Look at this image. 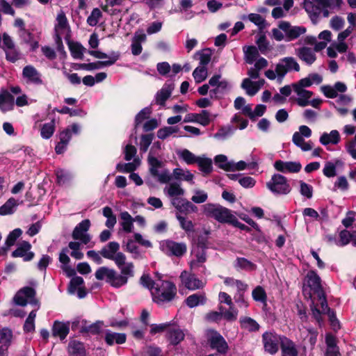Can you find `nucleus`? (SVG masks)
<instances>
[{
  "mask_svg": "<svg viewBox=\"0 0 356 356\" xmlns=\"http://www.w3.org/2000/svg\"><path fill=\"white\" fill-rule=\"evenodd\" d=\"M118 268L120 273L113 268L100 267L95 272V278L104 281L113 288H120L127 284L129 278L134 276V265L132 262H125V264Z\"/></svg>",
  "mask_w": 356,
  "mask_h": 356,
  "instance_id": "1",
  "label": "nucleus"
},
{
  "mask_svg": "<svg viewBox=\"0 0 356 356\" xmlns=\"http://www.w3.org/2000/svg\"><path fill=\"white\" fill-rule=\"evenodd\" d=\"M155 284V287L152 289V299L154 302L163 305L171 302L175 298L177 289L173 282L162 280L159 276V280Z\"/></svg>",
  "mask_w": 356,
  "mask_h": 356,
  "instance_id": "2",
  "label": "nucleus"
},
{
  "mask_svg": "<svg viewBox=\"0 0 356 356\" xmlns=\"http://www.w3.org/2000/svg\"><path fill=\"white\" fill-rule=\"evenodd\" d=\"M332 0H304L302 5L312 21H316L323 14L329 16L328 8L332 6Z\"/></svg>",
  "mask_w": 356,
  "mask_h": 356,
  "instance_id": "3",
  "label": "nucleus"
},
{
  "mask_svg": "<svg viewBox=\"0 0 356 356\" xmlns=\"http://www.w3.org/2000/svg\"><path fill=\"white\" fill-rule=\"evenodd\" d=\"M204 213L219 222L230 224L235 216L229 209L220 204H207L204 205Z\"/></svg>",
  "mask_w": 356,
  "mask_h": 356,
  "instance_id": "4",
  "label": "nucleus"
},
{
  "mask_svg": "<svg viewBox=\"0 0 356 356\" xmlns=\"http://www.w3.org/2000/svg\"><path fill=\"white\" fill-rule=\"evenodd\" d=\"M119 250L120 244L118 242L111 241L104 246L99 253L104 258L113 261L117 267H120L125 264L127 257L123 252H119Z\"/></svg>",
  "mask_w": 356,
  "mask_h": 356,
  "instance_id": "5",
  "label": "nucleus"
},
{
  "mask_svg": "<svg viewBox=\"0 0 356 356\" xmlns=\"http://www.w3.org/2000/svg\"><path fill=\"white\" fill-rule=\"evenodd\" d=\"M300 66L297 60L292 56L280 58L276 64V71L279 75V82H282L288 73L298 72Z\"/></svg>",
  "mask_w": 356,
  "mask_h": 356,
  "instance_id": "6",
  "label": "nucleus"
},
{
  "mask_svg": "<svg viewBox=\"0 0 356 356\" xmlns=\"http://www.w3.org/2000/svg\"><path fill=\"white\" fill-rule=\"evenodd\" d=\"M266 187L274 194L286 195L291 188L287 179L282 175L275 174L266 183Z\"/></svg>",
  "mask_w": 356,
  "mask_h": 356,
  "instance_id": "7",
  "label": "nucleus"
},
{
  "mask_svg": "<svg viewBox=\"0 0 356 356\" xmlns=\"http://www.w3.org/2000/svg\"><path fill=\"white\" fill-rule=\"evenodd\" d=\"M160 249L169 257H181L186 252L187 246L185 243L167 239L160 242Z\"/></svg>",
  "mask_w": 356,
  "mask_h": 356,
  "instance_id": "8",
  "label": "nucleus"
},
{
  "mask_svg": "<svg viewBox=\"0 0 356 356\" xmlns=\"http://www.w3.org/2000/svg\"><path fill=\"white\" fill-rule=\"evenodd\" d=\"M81 131V127L78 124H72L59 134L60 141L55 147L56 154H61L65 151L70 141L72 134L78 135Z\"/></svg>",
  "mask_w": 356,
  "mask_h": 356,
  "instance_id": "9",
  "label": "nucleus"
},
{
  "mask_svg": "<svg viewBox=\"0 0 356 356\" xmlns=\"http://www.w3.org/2000/svg\"><path fill=\"white\" fill-rule=\"evenodd\" d=\"M207 341L213 350L219 354H226L229 346L224 337L215 330H208L206 333Z\"/></svg>",
  "mask_w": 356,
  "mask_h": 356,
  "instance_id": "10",
  "label": "nucleus"
},
{
  "mask_svg": "<svg viewBox=\"0 0 356 356\" xmlns=\"http://www.w3.org/2000/svg\"><path fill=\"white\" fill-rule=\"evenodd\" d=\"M148 163L151 175L156 177L161 183H168L170 181V172L163 169V163L159 161L157 157H148Z\"/></svg>",
  "mask_w": 356,
  "mask_h": 356,
  "instance_id": "11",
  "label": "nucleus"
},
{
  "mask_svg": "<svg viewBox=\"0 0 356 356\" xmlns=\"http://www.w3.org/2000/svg\"><path fill=\"white\" fill-rule=\"evenodd\" d=\"M55 40L56 43L62 42V38H68L70 28L65 13L60 10L56 17L55 24Z\"/></svg>",
  "mask_w": 356,
  "mask_h": 356,
  "instance_id": "12",
  "label": "nucleus"
},
{
  "mask_svg": "<svg viewBox=\"0 0 356 356\" xmlns=\"http://www.w3.org/2000/svg\"><path fill=\"white\" fill-rule=\"evenodd\" d=\"M2 39V49L6 54V60L11 63H15L19 60L22 57V54L18 48L15 46L10 36L8 34L4 33L3 34Z\"/></svg>",
  "mask_w": 356,
  "mask_h": 356,
  "instance_id": "13",
  "label": "nucleus"
},
{
  "mask_svg": "<svg viewBox=\"0 0 356 356\" xmlns=\"http://www.w3.org/2000/svg\"><path fill=\"white\" fill-rule=\"evenodd\" d=\"M278 27L285 33V40H293L306 32V28L302 26H291L289 22L281 21Z\"/></svg>",
  "mask_w": 356,
  "mask_h": 356,
  "instance_id": "14",
  "label": "nucleus"
},
{
  "mask_svg": "<svg viewBox=\"0 0 356 356\" xmlns=\"http://www.w3.org/2000/svg\"><path fill=\"white\" fill-rule=\"evenodd\" d=\"M282 336L274 332H266L262 335L264 350L268 353L275 354L279 350V343H281Z\"/></svg>",
  "mask_w": 356,
  "mask_h": 356,
  "instance_id": "15",
  "label": "nucleus"
},
{
  "mask_svg": "<svg viewBox=\"0 0 356 356\" xmlns=\"http://www.w3.org/2000/svg\"><path fill=\"white\" fill-rule=\"evenodd\" d=\"M187 164H197L203 176H207L213 171V161L209 157H182Z\"/></svg>",
  "mask_w": 356,
  "mask_h": 356,
  "instance_id": "16",
  "label": "nucleus"
},
{
  "mask_svg": "<svg viewBox=\"0 0 356 356\" xmlns=\"http://www.w3.org/2000/svg\"><path fill=\"white\" fill-rule=\"evenodd\" d=\"M90 227V221L85 219L79 222L74 229L72 236L74 240H79L83 244H88L90 240V236L87 233Z\"/></svg>",
  "mask_w": 356,
  "mask_h": 356,
  "instance_id": "17",
  "label": "nucleus"
},
{
  "mask_svg": "<svg viewBox=\"0 0 356 356\" xmlns=\"http://www.w3.org/2000/svg\"><path fill=\"white\" fill-rule=\"evenodd\" d=\"M219 312H210L207 314L206 319L209 321L217 322L223 317L228 321H234L237 318L238 311L227 310L224 307L219 306Z\"/></svg>",
  "mask_w": 356,
  "mask_h": 356,
  "instance_id": "18",
  "label": "nucleus"
},
{
  "mask_svg": "<svg viewBox=\"0 0 356 356\" xmlns=\"http://www.w3.org/2000/svg\"><path fill=\"white\" fill-rule=\"evenodd\" d=\"M179 278L182 284L188 290H197L202 289L204 283L193 273H191L186 270L181 272Z\"/></svg>",
  "mask_w": 356,
  "mask_h": 356,
  "instance_id": "19",
  "label": "nucleus"
},
{
  "mask_svg": "<svg viewBox=\"0 0 356 356\" xmlns=\"http://www.w3.org/2000/svg\"><path fill=\"white\" fill-rule=\"evenodd\" d=\"M35 296V291L34 289L29 286L22 288L15 295L14 300L18 305L25 306L27 305L28 299H31L30 303L37 305L38 301L34 298Z\"/></svg>",
  "mask_w": 356,
  "mask_h": 356,
  "instance_id": "20",
  "label": "nucleus"
},
{
  "mask_svg": "<svg viewBox=\"0 0 356 356\" xmlns=\"http://www.w3.org/2000/svg\"><path fill=\"white\" fill-rule=\"evenodd\" d=\"M120 58V54L116 51H112L110 53L108 60L97 61L95 63H83L80 64V68L91 71L96 69H100L104 66H111L113 65Z\"/></svg>",
  "mask_w": 356,
  "mask_h": 356,
  "instance_id": "21",
  "label": "nucleus"
},
{
  "mask_svg": "<svg viewBox=\"0 0 356 356\" xmlns=\"http://www.w3.org/2000/svg\"><path fill=\"white\" fill-rule=\"evenodd\" d=\"M22 76L27 83L37 86L43 83L41 74L33 65H29L23 68Z\"/></svg>",
  "mask_w": 356,
  "mask_h": 356,
  "instance_id": "22",
  "label": "nucleus"
},
{
  "mask_svg": "<svg viewBox=\"0 0 356 356\" xmlns=\"http://www.w3.org/2000/svg\"><path fill=\"white\" fill-rule=\"evenodd\" d=\"M31 245L28 241L20 243L15 250L12 252L13 257H22L24 261L32 260L35 256L34 252L31 251Z\"/></svg>",
  "mask_w": 356,
  "mask_h": 356,
  "instance_id": "23",
  "label": "nucleus"
},
{
  "mask_svg": "<svg viewBox=\"0 0 356 356\" xmlns=\"http://www.w3.org/2000/svg\"><path fill=\"white\" fill-rule=\"evenodd\" d=\"M174 88L175 84L173 81H168L165 82L162 88L156 92L155 95V103L161 106H164L166 100L170 97Z\"/></svg>",
  "mask_w": 356,
  "mask_h": 356,
  "instance_id": "24",
  "label": "nucleus"
},
{
  "mask_svg": "<svg viewBox=\"0 0 356 356\" xmlns=\"http://www.w3.org/2000/svg\"><path fill=\"white\" fill-rule=\"evenodd\" d=\"M307 285L315 295L322 296L323 292L321 284V278L314 270H310L306 275Z\"/></svg>",
  "mask_w": 356,
  "mask_h": 356,
  "instance_id": "25",
  "label": "nucleus"
},
{
  "mask_svg": "<svg viewBox=\"0 0 356 356\" xmlns=\"http://www.w3.org/2000/svg\"><path fill=\"white\" fill-rule=\"evenodd\" d=\"M296 55L308 65H312L316 60V51L314 49L302 47L295 49Z\"/></svg>",
  "mask_w": 356,
  "mask_h": 356,
  "instance_id": "26",
  "label": "nucleus"
},
{
  "mask_svg": "<svg viewBox=\"0 0 356 356\" xmlns=\"http://www.w3.org/2000/svg\"><path fill=\"white\" fill-rule=\"evenodd\" d=\"M172 204L181 213H190L197 211V207L193 203L181 197L172 198Z\"/></svg>",
  "mask_w": 356,
  "mask_h": 356,
  "instance_id": "27",
  "label": "nucleus"
},
{
  "mask_svg": "<svg viewBox=\"0 0 356 356\" xmlns=\"http://www.w3.org/2000/svg\"><path fill=\"white\" fill-rule=\"evenodd\" d=\"M275 168L283 173H294L298 172L301 169V164L298 162L287 161L284 162L278 160L274 163Z\"/></svg>",
  "mask_w": 356,
  "mask_h": 356,
  "instance_id": "28",
  "label": "nucleus"
},
{
  "mask_svg": "<svg viewBox=\"0 0 356 356\" xmlns=\"http://www.w3.org/2000/svg\"><path fill=\"white\" fill-rule=\"evenodd\" d=\"M347 87L344 83L338 81L333 86H323L321 90L324 95L328 98H335L338 96V92H345Z\"/></svg>",
  "mask_w": 356,
  "mask_h": 356,
  "instance_id": "29",
  "label": "nucleus"
},
{
  "mask_svg": "<svg viewBox=\"0 0 356 356\" xmlns=\"http://www.w3.org/2000/svg\"><path fill=\"white\" fill-rule=\"evenodd\" d=\"M280 348L282 356H298V350L296 343L291 339L282 336Z\"/></svg>",
  "mask_w": 356,
  "mask_h": 356,
  "instance_id": "30",
  "label": "nucleus"
},
{
  "mask_svg": "<svg viewBox=\"0 0 356 356\" xmlns=\"http://www.w3.org/2000/svg\"><path fill=\"white\" fill-rule=\"evenodd\" d=\"M14 97L6 90L0 92V110L5 113L13 108Z\"/></svg>",
  "mask_w": 356,
  "mask_h": 356,
  "instance_id": "31",
  "label": "nucleus"
},
{
  "mask_svg": "<svg viewBox=\"0 0 356 356\" xmlns=\"http://www.w3.org/2000/svg\"><path fill=\"white\" fill-rule=\"evenodd\" d=\"M293 90L298 96L296 101L298 106L305 107L309 104V99L313 95V92L312 91L306 89H302L298 87H293Z\"/></svg>",
  "mask_w": 356,
  "mask_h": 356,
  "instance_id": "32",
  "label": "nucleus"
},
{
  "mask_svg": "<svg viewBox=\"0 0 356 356\" xmlns=\"http://www.w3.org/2000/svg\"><path fill=\"white\" fill-rule=\"evenodd\" d=\"M266 110V106L264 104H258L252 111L251 104H247L243 109V114L248 116L252 121H254L257 118L262 116Z\"/></svg>",
  "mask_w": 356,
  "mask_h": 356,
  "instance_id": "33",
  "label": "nucleus"
},
{
  "mask_svg": "<svg viewBox=\"0 0 356 356\" xmlns=\"http://www.w3.org/2000/svg\"><path fill=\"white\" fill-rule=\"evenodd\" d=\"M166 337L171 345L176 346L184 339L185 334L179 327H171L168 330Z\"/></svg>",
  "mask_w": 356,
  "mask_h": 356,
  "instance_id": "34",
  "label": "nucleus"
},
{
  "mask_svg": "<svg viewBox=\"0 0 356 356\" xmlns=\"http://www.w3.org/2000/svg\"><path fill=\"white\" fill-rule=\"evenodd\" d=\"M207 261V252L204 248H197L193 253V258L190 262L191 269H195L202 266Z\"/></svg>",
  "mask_w": 356,
  "mask_h": 356,
  "instance_id": "35",
  "label": "nucleus"
},
{
  "mask_svg": "<svg viewBox=\"0 0 356 356\" xmlns=\"http://www.w3.org/2000/svg\"><path fill=\"white\" fill-rule=\"evenodd\" d=\"M319 141L324 146L337 145L340 141V134L337 130H332L330 133L323 132Z\"/></svg>",
  "mask_w": 356,
  "mask_h": 356,
  "instance_id": "36",
  "label": "nucleus"
},
{
  "mask_svg": "<svg viewBox=\"0 0 356 356\" xmlns=\"http://www.w3.org/2000/svg\"><path fill=\"white\" fill-rule=\"evenodd\" d=\"M67 353L70 356H86L84 344L76 340H72L67 346Z\"/></svg>",
  "mask_w": 356,
  "mask_h": 356,
  "instance_id": "37",
  "label": "nucleus"
},
{
  "mask_svg": "<svg viewBox=\"0 0 356 356\" xmlns=\"http://www.w3.org/2000/svg\"><path fill=\"white\" fill-rule=\"evenodd\" d=\"M70 332V323L55 321L52 327V334L58 337L61 340L65 339Z\"/></svg>",
  "mask_w": 356,
  "mask_h": 356,
  "instance_id": "38",
  "label": "nucleus"
},
{
  "mask_svg": "<svg viewBox=\"0 0 356 356\" xmlns=\"http://www.w3.org/2000/svg\"><path fill=\"white\" fill-rule=\"evenodd\" d=\"M343 163L337 159L334 161H327L325 163L323 170V175L327 177H334L337 175V170L342 168Z\"/></svg>",
  "mask_w": 356,
  "mask_h": 356,
  "instance_id": "39",
  "label": "nucleus"
},
{
  "mask_svg": "<svg viewBox=\"0 0 356 356\" xmlns=\"http://www.w3.org/2000/svg\"><path fill=\"white\" fill-rule=\"evenodd\" d=\"M105 341L109 345L112 346L115 343L117 344H122L125 343L127 336L124 333H116L107 330L105 333Z\"/></svg>",
  "mask_w": 356,
  "mask_h": 356,
  "instance_id": "40",
  "label": "nucleus"
},
{
  "mask_svg": "<svg viewBox=\"0 0 356 356\" xmlns=\"http://www.w3.org/2000/svg\"><path fill=\"white\" fill-rule=\"evenodd\" d=\"M256 44L258 47L257 49L264 55H267V54L273 49L264 32H259L257 35Z\"/></svg>",
  "mask_w": 356,
  "mask_h": 356,
  "instance_id": "41",
  "label": "nucleus"
},
{
  "mask_svg": "<svg viewBox=\"0 0 356 356\" xmlns=\"http://www.w3.org/2000/svg\"><path fill=\"white\" fill-rule=\"evenodd\" d=\"M325 343L327 345L325 356H339V349L337 346V340L334 336L331 334H327L325 336Z\"/></svg>",
  "mask_w": 356,
  "mask_h": 356,
  "instance_id": "42",
  "label": "nucleus"
},
{
  "mask_svg": "<svg viewBox=\"0 0 356 356\" xmlns=\"http://www.w3.org/2000/svg\"><path fill=\"white\" fill-rule=\"evenodd\" d=\"M242 19L243 20L248 19L250 22L256 25L258 27L259 32H263L268 26L265 18L257 13H250L248 16H243Z\"/></svg>",
  "mask_w": 356,
  "mask_h": 356,
  "instance_id": "43",
  "label": "nucleus"
},
{
  "mask_svg": "<svg viewBox=\"0 0 356 356\" xmlns=\"http://www.w3.org/2000/svg\"><path fill=\"white\" fill-rule=\"evenodd\" d=\"M207 298L204 293H195L189 296L185 300L186 305L190 308H193L200 305H204Z\"/></svg>",
  "mask_w": 356,
  "mask_h": 356,
  "instance_id": "44",
  "label": "nucleus"
},
{
  "mask_svg": "<svg viewBox=\"0 0 356 356\" xmlns=\"http://www.w3.org/2000/svg\"><path fill=\"white\" fill-rule=\"evenodd\" d=\"M122 230L126 233H131L134 229V218L127 211H123L120 213Z\"/></svg>",
  "mask_w": 356,
  "mask_h": 356,
  "instance_id": "45",
  "label": "nucleus"
},
{
  "mask_svg": "<svg viewBox=\"0 0 356 356\" xmlns=\"http://www.w3.org/2000/svg\"><path fill=\"white\" fill-rule=\"evenodd\" d=\"M244 59L248 64H252L259 58V50L254 46L243 47Z\"/></svg>",
  "mask_w": 356,
  "mask_h": 356,
  "instance_id": "46",
  "label": "nucleus"
},
{
  "mask_svg": "<svg viewBox=\"0 0 356 356\" xmlns=\"http://www.w3.org/2000/svg\"><path fill=\"white\" fill-rule=\"evenodd\" d=\"M241 327L249 332H256L259 330V325L253 318L248 316L240 318Z\"/></svg>",
  "mask_w": 356,
  "mask_h": 356,
  "instance_id": "47",
  "label": "nucleus"
},
{
  "mask_svg": "<svg viewBox=\"0 0 356 356\" xmlns=\"http://www.w3.org/2000/svg\"><path fill=\"white\" fill-rule=\"evenodd\" d=\"M292 140L293 143L302 151L306 152L312 149V143L310 141L306 142L304 139V136L300 135L297 132L293 134Z\"/></svg>",
  "mask_w": 356,
  "mask_h": 356,
  "instance_id": "48",
  "label": "nucleus"
},
{
  "mask_svg": "<svg viewBox=\"0 0 356 356\" xmlns=\"http://www.w3.org/2000/svg\"><path fill=\"white\" fill-rule=\"evenodd\" d=\"M216 114H212L207 110H202L200 113H197V123L206 127L216 118Z\"/></svg>",
  "mask_w": 356,
  "mask_h": 356,
  "instance_id": "49",
  "label": "nucleus"
},
{
  "mask_svg": "<svg viewBox=\"0 0 356 356\" xmlns=\"http://www.w3.org/2000/svg\"><path fill=\"white\" fill-rule=\"evenodd\" d=\"M102 214L105 218H106L105 225L109 229L113 228L117 222V219L112 209L109 207H104L102 209Z\"/></svg>",
  "mask_w": 356,
  "mask_h": 356,
  "instance_id": "50",
  "label": "nucleus"
},
{
  "mask_svg": "<svg viewBox=\"0 0 356 356\" xmlns=\"http://www.w3.org/2000/svg\"><path fill=\"white\" fill-rule=\"evenodd\" d=\"M56 129V123L55 120H52L51 122L44 123L42 124L41 129H40V135L41 137L44 139H49L50 138Z\"/></svg>",
  "mask_w": 356,
  "mask_h": 356,
  "instance_id": "51",
  "label": "nucleus"
},
{
  "mask_svg": "<svg viewBox=\"0 0 356 356\" xmlns=\"http://www.w3.org/2000/svg\"><path fill=\"white\" fill-rule=\"evenodd\" d=\"M234 130L232 126L222 127L213 134V138L218 140H225L234 134Z\"/></svg>",
  "mask_w": 356,
  "mask_h": 356,
  "instance_id": "52",
  "label": "nucleus"
},
{
  "mask_svg": "<svg viewBox=\"0 0 356 356\" xmlns=\"http://www.w3.org/2000/svg\"><path fill=\"white\" fill-rule=\"evenodd\" d=\"M13 339V332L8 327H3L0 330V344L8 349Z\"/></svg>",
  "mask_w": 356,
  "mask_h": 356,
  "instance_id": "53",
  "label": "nucleus"
},
{
  "mask_svg": "<svg viewBox=\"0 0 356 356\" xmlns=\"http://www.w3.org/2000/svg\"><path fill=\"white\" fill-rule=\"evenodd\" d=\"M69 47L71 55L74 59H83L86 49L80 43L72 42L70 44Z\"/></svg>",
  "mask_w": 356,
  "mask_h": 356,
  "instance_id": "54",
  "label": "nucleus"
},
{
  "mask_svg": "<svg viewBox=\"0 0 356 356\" xmlns=\"http://www.w3.org/2000/svg\"><path fill=\"white\" fill-rule=\"evenodd\" d=\"M207 76L208 70L207 67L205 66L199 65L194 70L193 72V76L197 83H200L204 81L207 79Z\"/></svg>",
  "mask_w": 356,
  "mask_h": 356,
  "instance_id": "55",
  "label": "nucleus"
},
{
  "mask_svg": "<svg viewBox=\"0 0 356 356\" xmlns=\"http://www.w3.org/2000/svg\"><path fill=\"white\" fill-rule=\"evenodd\" d=\"M167 192V194L174 197H179L178 196L182 195L184 193V189L180 187V185L177 183H172L169 186H166L164 189Z\"/></svg>",
  "mask_w": 356,
  "mask_h": 356,
  "instance_id": "56",
  "label": "nucleus"
},
{
  "mask_svg": "<svg viewBox=\"0 0 356 356\" xmlns=\"http://www.w3.org/2000/svg\"><path fill=\"white\" fill-rule=\"evenodd\" d=\"M173 175L176 179H182L193 184V179L194 176L188 170H184L181 168H175L173 170Z\"/></svg>",
  "mask_w": 356,
  "mask_h": 356,
  "instance_id": "57",
  "label": "nucleus"
},
{
  "mask_svg": "<svg viewBox=\"0 0 356 356\" xmlns=\"http://www.w3.org/2000/svg\"><path fill=\"white\" fill-rule=\"evenodd\" d=\"M17 206L15 198H9L6 203L0 207V215H8L14 212V209Z\"/></svg>",
  "mask_w": 356,
  "mask_h": 356,
  "instance_id": "58",
  "label": "nucleus"
},
{
  "mask_svg": "<svg viewBox=\"0 0 356 356\" xmlns=\"http://www.w3.org/2000/svg\"><path fill=\"white\" fill-rule=\"evenodd\" d=\"M252 298L257 302H260L266 304L267 301V295L261 286H256L252 292Z\"/></svg>",
  "mask_w": 356,
  "mask_h": 356,
  "instance_id": "59",
  "label": "nucleus"
},
{
  "mask_svg": "<svg viewBox=\"0 0 356 356\" xmlns=\"http://www.w3.org/2000/svg\"><path fill=\"white\" fill-rule=\"evenodd\" d=\"M125 250L132 254V257L134 259H142L143 256L139 250L138 247L135 244L132 239L128 240Z\"/></svg>",
  "mask_w": 356,
  "mask_h": 356,
  "instance_id": "60",
  "label": "nucleus"
},
{
  "mask_svg": "<svg viewBox=\"0 0 356 356\" xmlns=\"http://www.w3.org/2000/svg\"><path fill=\"white\" fill-rule=\"evenodd\" d=\"M241 88L244 89L246 93L250 96H254L259 91L258 88L254 84L253 81L248 78L243 79L241 83Z\"/></svg>",
  "mask_w": 356,
  "mask_h": 356,
  "instance_id": "61",
  "label": "nucleus"
},
{
  "mask_svg": "<svg viewBox=\"0 0 356 356\" xmlns=\"http://www.w3.org/2000/svg\"><path fill=\"white\" fill-rule=\"evenodd\" d=\"M216 165L225 171H234V163L227 161V157H215Z\"/></svg>",
  "mask_w": 356,
  "mask_h": 356,
  "instance_id": "62",
  "label": "nucleus"
},
{
  "mask_svg": "<svg viewBox=\"0 0 356 356\" xmlns=\"http://www.w3.org/2000/svg\"><path fill=\"white\" fill-rule=\"evenodd\" d=\"M140 165L139 157H136L132 162L118 165V169L121 172H131Z\"/></svg>",
  "mask_w": 356,
  "mask_h": 356,
  "instance_id": "63",
  "label": "nucleus"
},
{
  "mask_svg": "<svg viewBox=\"0 0 356 356\" xmlns=\"http://www.w3.org/2000/svg\"><path fill=\"white\" fill-rule=\"evenodd\" d=\"M235 267L246 270H254L256 265L243 257H238L236 260Z\"/></svg>",
  "mask_w": 356,
  "mask_h": 356,
  "instance_id": "64",
  "label": "nucleus"
}]
</instances>
